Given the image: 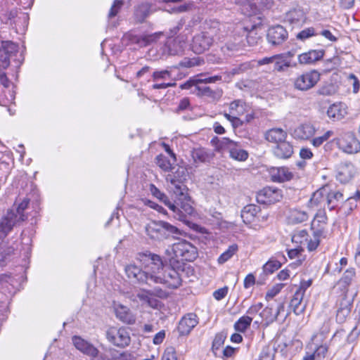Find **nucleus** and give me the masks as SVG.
Listing matches in <instances>:
<instances>
[{
	"label": "nucleus",
	"mask_w": 360,
	"mask_h": 360,
	"mask_svg": "<svg viewBox=\"0 0 360 360\" xmlns=\"http://www.w3.org/2000/svg\"><path fill=\"white\" fill-rule=\"evenodd\" d=\"M326 193L327 188H324V186L316 191L310 198L309 202V206L311 207H321L322 205L326 204L325 197Z\"/></svg>",
	"instance_id": "obj_32"
},
{
	"label": "nucleus",
	"mask_w": 360,
	"mask_h": 360,
	"mask_svg": "<svg viewBox=\"0 0 360 360\" xmlns=\"http://www.w3.org/2000/svg\"><path fill=\"white\" fill-rule=\"evenodd\" d=\"M220 79L221 77L219 76L208 77L205 78H195L187 81L184 84H181L180 88L181 89H190L192 87H194L195 89H197L198 85L200 84L214 83L216 81L219 80Z\"/></svg>",
	"instance_id": "obj_30"
},
{
	"label": "nucleus",
	"mask_w": 360,
	"mask_h": 360,
	"mask_svg": "<svg viewBox=\"0 0 360 360\" xmlns=\"http://www.w3.org/2000/svg\"><path fill=\"white\" fill-rule=\"evenodd\" d=\"M252 318L249 316H243L240 317L234 324V328L238 332H245L250 326Z\"/></svg>",
	"instance_id": "obj_44"
},
{
	"label": "nucleus",
	"mask_w": 360,
	"mask_h": 360,
	"mask_svg": "<svg viewBox=\"0 0 360 360\" xmlns=\"http://www.w3.org/2000/svg\"><path fill=\"white\" fill-rule=\"evenodd\" d=\"M29 202V199L24 198L23 200L18 205L16 210H14L18 216L22 215L23 217V221L27 219V216L24 214V211L27 207Z\"/></svg>",
	"instance_id": "obj_56"
},
{
	"label": "nucleus",
	"mask_w": 360,
	"mask_h": 360,
	"mask_svg": "<svg viewBox=\"0 0 360 360\" xmlns=\"http://www.w3.org/2000/svg\"><path fill=\"white\" fill-rule=\"evenodd\" d=\"M113 308L115 316L120 321L127 324H133L135 323L136 317L127 306L115 303Z\"/></svg>",
	"instance_id": "obj_18"
},
{
	"label": "nucleus",
	"mask_w": 360,
	"mask_h": 360,
	"mask_svg": "<svg viewBox=\"0 0 360 360\" xmlns=\"http://www.w3.org/2000/svg\"><path fill=\"white\" fill-rule=\"evenodd\" d=\"M294 53L291 51H288L284 53L274 55V70L275 71L281 72L287 70L288 68H295L297 64L292 62V58Z\"/></svg>",
	"instance_id": "obj_14"
},
{
	"label": "nucleus",
	"mask_w": 360,
	"mask_h": 360,
	"mask_svg": "<svg viewBox=\"0 0 360 360\" xmlns=\"http://www.w3.org/2000/svg\"><path fill=\"white\" fill-rule=\"evenodd\" d=\"M72 343L75 347L83 354L92 358L91 360L98 356L99 351L92 344L79 336L72 337Z\"/></svg>",
	"instance_id": "obj_17"
},
{
	"label": "nucleus",
	"mask_w": 360,
	"mask_h": 360,
	"mask_svg": "<svg viewBox=\"0 0 360 360\" xmlns=\"http://www.w3.org/2000/svg\"><path fill=\"white\" fill-rule=\"evenodd\" d=\"M333 134V131L328 130L326 131L322 136L315 137L311 139V143L312 146L316 148L321 146L325 141H328Z\"/></svg>",
	"instance_id": "obj_47"
},
{
	"label": "nucleus",
	"mask_w": 360,
	"mask_h": 360,
	"mask_svg": "<svg viewBox=\"0 0 360 360\" xmlns=\"http://www.w3.org/2000/svg\"><path fill=\"white\" fill-rule=\"evenodd\" d=\"M193 162L198 165L209 160V155L204 148H195L191 151Z\"/></svg>",
	"instance_id": "obj_42"
},
{
	"label": "nucleus",
	"mask_w": 360,
	"mask_h": 360,
	"mask_svg": "<svg viewBox=\"0 0 360 360\" xmlns=\"http://www.w3.org/2000/svg\"><path fill=\"white\" fill-rule=\"evenodd\" d=\"M283 286L284 284L283 283H278L274 285L267 291L266 294V299L269 300L274 297L277 294H278L281 292Z\"/></svg>",
	"instance_id": "obj_57"
},
{
	"label": "nucleus",
	"mask_w": 360,
	"mask_h": 360,
	"mask_svg": "<svg viewBox=\"0 0 360 360\" xmlns=\"http://www.w3.org/2000/svg\"><path fill=\"white\" fill-rule=\"evenodd\" d=\"M123 1L115 0L108 13V18H111L117 15L123 6Z\"/></svg>",
	"instance_id": "obj_54"
},
{
	"label": "nucleus",
	"mask_w": 360,
	"mask_h": 360,
	"mask_svg": "<svg viewBox=\"0 0 360 360\" xmlns=\"http://www.w3.org/2000/svg\"><path fill=\"white\" fill-rule=\"evenodd\" d=\"M311 283L312 281L311 279L302 281L300 287L295 292H300L302 295L304 296L306 290L311 286Z\"/></svg>",
	"instance_id": "obj_64"
},
{
	"label": "nucleus",
	"mask_w": 360,
	"mask_h": 360,
	"mask_svg": "<svg viewBox=\"0 0 360 360\" xmlns=\"http://www.w3.org/2000/svg\"><path fill=\"white\" fill-rule=\"evenodd\" d=\"M288 38L287 30L281 25L271 27L267 32L268 41L274 45H281Z\"/></svg>",
	"instance_id": "obj_15"
},
{
	"label": "nucleus",
	"mask_w": 360,
	"mask_h": 360,
	"mask_svg": "<svg viewBox=\"0 0 360 360\" xmlns=\"http://www.w3.org/2000/svg\"><path fill=\"white\" fill-rule=\"evenodd\" d=\"M214 39L208 32H201L194 36L191 44L192 51L197 54L204 53L212 45Z\"/></svg>",
	"instance_id": "obj_10"
},
{
	"label": "nucleus",
	"mask_w": 360,
	"mask_h": 360,
	"mask_svg": "<svg viewBox=\"0 0 360 360\" xmlns=\"http://www.w3.org/2000/svg\"><path fill=\"white\" fill-rule=\"evenodd\" d=\"M353 301V296H349L347 291H343L338 301V309L336 315L337 320L339 322H344L350 314Z\"/></svg>",
	"instance_id": "obj_12"
},
{
	"label": "nucleus",
	"mask_w": 360,
	"mask_h": 360,
	"mask_svg": "<svg viewBox=\"0 0 360 360\" xmlns=\"http://www.w3.org/2000/svg\"><path fill=\"white\" fill-rule=\"evenodd\" d=\"M324 188H327V193L326 194V203L329 210H333L339 203L343 202L345 200L350 201L352 200H358L360 199V191H356L354 196H346L337 189L334 184H326Z\"/></svg>",
	"instance_id": "obj_5"
},
{
	"label": "nucleus",
	"mask_w": 360,
	"mask_h": 360,
	"mask_svg": "<svg viewBox=\"0 0 360 360\" xmlns=\"http://www.w3.org/2000/svg\"><path fill=\"white\" fill-rule=\"evenodd\" d=\"M353 176V166L343 164L339 166L336 175L337 179L341 183L348 182Z\"/></svg>",
	"instance_id": "obj_31"
},
{
	"label": "nucleus",
	"mask_w": 360,
	"mask_h": 360,
	"mask_svg": "<svg viewBox=\"0 0 360 360\" xmlns=\"http://www.w3.org/2000/svg\"><path fill=\"white\" fill-rule=\"evenodd\" d=\"M136 297L141 302L153 309H159L161 307V302L157 298L153 297L150 291L144 288L139 290Z\"/></svg>",
	"instance_id": "obj_25"
},
{
	"label": "nucleus",
	"mask_w": 360,
	"mask_h": 360,
	"mask_svg": "<svg viewBox=\"0 0 360 360\" xmlns=\"http://www.w3.org/2000/svg\"><path fill=\"white\" fill-rule=\"evenodd\" d=\"M151 261L150 279L154 283H163L170 288H177L181 285V278L179 270L182 266L165 267L161 257L155 254H149Z\"/></svg>",
	"instance_id": "obj_1"
},
{
	"label": "nucleus",
	"mask_w": 360,
	"mask_h": 360,
	"mask_svg": "<svg viewBox=\"0 0 360 360\" xmlns=\"http://www.w3.org/2000/svg\"><path fill=\"white\" fill-rule=\"evenodd\" d=\"M226 143L229 148L230 157L236 160L245 161L248 158V153L246 150L238 148L237 143L229 139H226Z\"/></svg>",
	"instance_id": "obj_27"
},
{
	"label": "nucleus",
	"mask_w": 360,
	"mask_h": 360,
	"mask_svg": "<svg viewBox=\"0 0 360 360\" xmlns=\"http://www.w3.org/2000/svg\"><path fill=\"white\" fill-rule=\"evenodd\" d=\"M288 137L287 132L281 128H272L264 133V139L272 143L278 144L286 140Z\"/></svg>",
	"instance_id": "obj_26"
},
{
	"label": "nucleus",
	"mask_w": 360,
	"mask_h": 360,
	"mask_svg": "<svg viewBox=\"0 0 360 360\" xmlns=\"http://www.w3.org/2000/svg\"><path fill=\"white\" fill-rule=\"evenodd\" d=\"M162 360H177L176 352L174 347H167L162 356Z\"/></svg>",
	"instance_id": "obj_59"
},
{
	"label": "nucleus",
	"mask_w": 360,
	"mask_h": 360,
	"mask_svg": "<svg viewBox=\"0 0 360 360\" xmlns=\"http://www.w3.org/2000/svg\"><path fill=\"white\" fill-rule=\"evenodd\" d=\"M0 49L4 50L6 53L11 57L14 53L17 52L18 46L12 41H6L2 42Z\"/></svg>",
	"instance_id": "obj_49"
},
{
	"label": "nucleus",
	"mask_w": 360,
	"mask_h": 360,
	"mask_svg": "<svg viewBox=\"0 0 360 360\" xmlns=\"http://www.w3.org/2000/svg\"><path fill=\"white\" fill-rule=\"evenodd\" d=\"M347 78L349 82L352 85L353 92L355 94L357 93L360 88V84L358 78L354 74L349 75Z\"/></svg>",
	"instance_id": "obj_63"
},
{
	"label": "nucleus",
	"mask_w": 360,
	"mask_h": 360,
	"mask_svg": "<svg viewBox=\"0 0 360 360\" xmlns=\"http://www.w3.org/2000/svg\"><path fill=\"white\" fill-rule=\"evenodd\" d=\"M145 230L150 239L158 241L179 233L176 226L163 221H152L146 224Z\"/></svg>",
	"instance_id": "obj_4"
},
{
	"label": "nucleus",
	"mask_w": 360,
	"mask_h": 360,
	"mask_svg": "<svg viewBox=\"0 0 360 360\" xmlns=\"http://www.w3.org/2000/svg\"><path fill=\"white\" fill-rule=\"evenodd\" d=\"M162 35V32H155L143 35L128 33L124 35V39H128L131 44H138L139 46H146L156 41Z\"/></svg>",
	"instance_id": "obj_16"
},
{
	"label": "nucleus",
	"mask_w": 360,
	"mask_h": 360,
	"mask_svg": "<svg viewBox=\"0 0 360 360\" xmlns=\"http://www.w3.org/2000/svg\"><path fill=\"white\" fill-rule=\"evenodd\" d=\"M304 296L300 292H295L294 295L290 300V307L292 309L296 315H300L303 313L305 309V304L303 303Z\"/></svg>",
	"instance_id": "obj_34"
},
{
	"label": "nucleus",
	"mask_w": 360,
	"mask_h": 360,
	"mask_svg": "<svg viewBox=\"0 0 360 360\" xmlns=\"http://www.w3.org/2000/svg\"><path fill=\"white\" fill-rule=\"evenodd\" d=\"M280 266L281 264L279 262L276 260H270L263 266V271L265 274H269L278 269Z\"/></svg>",
	"instance_id": "obj_51"
},
{
	"label": "nucleus",
	"mask_w": 360,
	"mask_h": 360,
	"mask_svg": "<svg viewBox=\"0 0 360 360\" xmlns=\"http://www.w3.org/2000/svg\"><path fill=\"white\" fill-rule=\"evenodd\" d=\"M197 316L194 314H188L184 316L179 321L178 331L181 335H187L198 324Z\"/></svg>",
	"instance_id": "obj_20"
},
{
	"label": "nucleus",
	"mask_w": 360,
	"mask_h": 360,
	"mask_svg": "<svg viewBox=\"0 0 360 360\" xmlns=\"http://www.w3.org/2000/svg\"><path fill=\"white\" fill-rule=\"evenodd\" d=\"M287 20L292 25H299L305 20L304 13L300 9H294L288 13Z\"/></svg>",
	"instance_id": "obj_40"
},
{
	"label": "nucleus",
	"mask_w": 360,
	"mask_h": 360,
	"mask_svg": "<svg viewBox=\"0 0 360 360\" xmlns=\"http://www.w3.org/2000/svg\"><path fill=\"white\" fill-rule=\"evenodd\" d=\"M346 114L345 106L341 103L331 105L327 110L328 116L335 120L342 119Z\"/></svg>",
	"instance_id": "obj_35"
},
{
	"label": "nucleus",
	"mask_w": 360,
	"mask_h": 360,
	"mask_svg": "<svg viewBox=\"0 0 360 360\" xmlns=\"http://www.w3.org/2000/svg\"><path fill=\"white\" fill-rule=\"evenodd\" d=\"M269 174L273 181L279 183L290 181L294 177V174L285 167H272Z\"/></svg>",
	"instance_id": "obj_19"
},
{
	"label": "nucleus",
	"mask_w": 360,
	"mask_h": 360,
	"mask_svg": "<svg viewBox=\"0 0 360 360\" xmlns=\"http://www.w3.org/2000/svg\"><path fill=\"white\" fill-rule=\"evenodd\" d=\"M249 111H250V106L240 99L235 100L229 105V114L231 115L241 116Z\"/></svg>",
	"instance_id": "obj_28"
},
{
	"label": "nucleus",
	"mask_w": 360,
	"mask_h": 360,
	"mask_svg": "<svg viewBox=\"0 0 360 360\" xmlns=\"http://www.w3.org/2000/svg\"><path fill=\"white\" fill-rule=\"evenodd\" d=\"M186 172L184 168L179 167L174 174L166 176L168 191L179 200L187 198V188L184 181L186 180Z\"/></svg>",
	"instance_id": "obj_3"
},
{
	"label": "nucleus",
	"mask_w": 360,
	"mask_h": 360,
	"mask_svg": "<svg viewBox=\"0 0 360 360\" xmlns=\"http://www.w3.org/2000/svg\"><path fill=\"white\" fill-rule=\"evenodd\" d=\"M356 276V271L354 268H349L344 273L338 285L342 288L343 291L347 292L348 287L352 284Z\"/></svg>",
	"instance_id": "obj_36"
},
{
	"label": "nucleus",
	"mask_w": 360,
	"mask_h": 360,
	"mask_svg": "<svg viewBox=\"0 0 360 360\" xmlns=\"http://www.w3.org/2000/svg\"><path fill=\"white\" fill-rule=\"evenodd\" d=\"M323 336V335L320 333L314 335L312 338V340L315 342L314 344L316 346L313 354L316 359L320 360H322L326 357L329 349V345L326 342L324 344H319V338H320V340H321Z\"/></svg>",
	"instance_id": "obj_29"
},
{
	"label": "nucleus",
	"mask_w": 360,
	"mask_h": 360,
	"mask_svg": "<svg viewBox=\"0 0 360 360\" xmlns=\"http://www.w3.org/2000/svg\"><path fill=\"white\" fill-rule=\"evenodd\" d=\"M243 42V37H231L226 40L224 45L221 46V51L224 54L231 56L242 49Z\"/></svg>",
	"instance_id": "obj_21"
},
{
	"label": "nucleus",
	"mask_w": 360,
	"mask_h": 360,
	"mask_svg": "<svg viewBox=\"0 0 360 360\" xmlns=\"http://www.w3.org/2000/svg\"><path fill=\"white\" fill-rule=\"evenodd\" d=\"M316 34L314 27H308L299 32L297 35V38L300 40H305Z\"/></svg>",
	"instance_id": "obj_53"
},
{
	"label": "nucleus",
	"mask_w": 360,
	"mask_h": 360,
	"mask_svg": "<svg viewBox=\"0 0 360 360\" xmlns=\"http://www.w3.org/2000/svg\"><path fill=\"white\" fill-rule=\"evenodd\" d=\"M315 133L316 129L312 124L304 123L294 129L293 136L297 139L308 140L313 137Z\"/></svg>",
	"instance_id": "obj_23"
},
{
	"label": "nucleus",
	"mask_w": 360,
	"mask_h": 360,
	"mask_svg": "<svg viewBox=\"0 0 360 360\" xmlns=\"http://www.w3.org/2000/svg\"><path fill=\"white\" fill-rule=\"evenodd\" d=\"M254 0H235L237 4L245 7L248 15L256 14L257 9Z\"/></svg>",
	"instance_id": "obj_46"
},
{
	"label": "nucleus",
	"mask_w": 360,
	"mask_h": 360,
	"mask_svg": "<svg viewBox=\"0 0 360 360\" xmlns=\"http://www.w3.org/2000/svg\"><path fill=\"white\" fill-rule=\"evenodd\" d=\"M238 247L236 244H232L228 249L224 251L218 258V263L220 264H224L230 259L238 251Z\"/></svg>",
	"instance_id": "obj_43"
},
{
	"label": "nucleus",
	"mask_w": 360,
	"mask_h": 360,
	"mask_svg": "<svg viewBox=\"0 0 360 360\" xmlns=\"http://www.w3.org/2000/svg\"><path fill=\"white\" fill-rule=\"evenodd\" d=\"M148 260V270L147 271H142L138 266L134 264H129L124 268L125 274L127 278L132 282H137L139 283H146L150 285V271L151 261L149 259V255H146Z\"/></svg>",
	"instance_id": "obj_6"
},
{
	"label": "nucleus",
	"mask_w": 360,
	"mask_h": 360,
	"mask_svg": "<svg viewBox=\"0 0 360 360\" xmlns=\"http://www.w3.org/2000/svg\"><path fill=\"white\" fill-rule=\"evenodd\" d=\"M257 201L263 204H272L283 198L281 190L274 187H266L257 193Z\"/></svg>",
	"instance_id": "obj_13"
},
{
	"label": "nucleus",
	"mask_w": 360,
	"mask_h": 360,
	"mask_svg": "<svg viewBox=\"0 0 360 360\" xmlns=\"http://www.w3.org/2000/svg\"><path fill=\"white\" fill-rule=\"evenodd\" d=\"M340 149L348 154H354L360 151V141L352 132H347L342 135L338 140Z\"/></svg>",
	"instance_id": "obj_11"
},
{
	"label": "nucleus",
	"mask_w": 360,
	"mask_h": 360,
	"mask_svg": "<svg viewBox=\"0 0 360 360\" xmlns=\"http://www.w3.org/2000/svg\"><path fill=\"white\" fill-rule=\"evenodd\" d=\"M225 339L226 336L223 333H217L212 342V350H218L224 345Z\"/></svg>",
	"instance_id": "obj_55"
},
{
	"label": "nucleus",
	"mask_w": 360,
	"mask_h": 360,
	"mask_svg": "<svg viewBox=\"0 0 360 360\" xmlns=\"http://www.w3.org/2000/svg\"><path fill=\"white\" fill-rule=\"evenodd\" d=\"M149 290L150 291L153 297L155 298L164 299L167 298L168 296L167 292L159 287H155L153 289Z\"/></svg>",
	"instance_id": "obj_62"
},
{
	"label": "nucleus",
	"mask_w": 360,
	"mask_h": 360,
	"mask_svg": "<svg viewBox=\"0 0 360 360\" xmlns=\"http://www.w3.org/2000/svg\"><path fill=\"white\" fill-rule=\"evenodd\" d=\"M167 46L169 49V54L170 55H177L181 53L184 49L185 41L176 38L174 39H169Z\"/></svg>",
	"instance_id": "obj_39"
},
{
	"label": "nucleus",
	"mask_w": 360,
	"mask_h": 360,
	"mask_svg": "<svg viewBox=\"0 0 360 360\" xmlns=\"http://www.w3.org/2000/svg\"><path fill=\"white\" fill-rule=\"evenodd\" d=\"M308 233L305 230H301L295 233L292 236V242L304 248L306 243H307Z\"/></svg>",
	"instance_id": "obj_45"
},
{
	"label": "nucleus",
	"mask_w": 360,
	"mask_h": 360,
	"mask_svg": "<svg viewBox=\"0 0 360 360\" xmlns=\"http://www.w3.org/2000/svg\"><path fill=\"white\" fill-rule=\"evenodd\" d=\"M274 354L269 347H265L262 349L259 360H273Z\"/></svg>",
	"instance_id": "obj_61"
},
{
	"label": "nucleus",
	"mask_w": 360,
	"mask_h": 360,
	"mask_svg": "<svg viewBox=\"0 0 360 360\" xmlns=\"http://www.w3.org/2000/svg\"><path fill=\"white\" fill-rule=\"evenodd\" d=\"M198 256L197 249L189 242L181 240L165 250V257L169 265L183 266L184 262H192Z\"/></svg>",
	"instance_id": "obj_2"
},
{
	"label": "nucleus",
	"mask_w": 360,
	"mask_h": 360,
	"mask_svg": "<svg viewBox=\"0 0 360 360\" xmlns=\"http://www.w3.org/2000/svg\"><path fill=\"white\" fill-rule=\"evenodd\" d=\"M150 191L155 198L163 202L172 211L174 212L179 211V208L169 200L167 196L165 193H162L154 185L150 186Z\"/></svg>",
	"instance_id": "obj_38"
},
{
	"label": "nucleus",
	"mask_w": 360,
	"mask_h": 360,
	"mask_svg": "<svg viewBox=\"0 0 360 360\" xmlns=\"http://www.w3.org/2000/svg\"><path fill=\"white\" fill-rule=\"evenodd\" d=\"M156 163L164 171H169L172 169V163L163 155L157 156Z\"/></svg>",
	"instance_id": "obj_48"
},
{
	"label": "nucleus",
	"mask_w": 360,
	"mask_h": 360,
	"mask_svg": "<svg viewBox=\"0 0 360 360\" xmlns=\"http://www.w3.org/2000/svg\"><path fill=\"white\" fill-rule=\"evenodd\" d=\"M172 76L171 72L167 70H163L160 71H155L153 73V80L157 82L158 80H166L169 79Z\"/></svg>",
	"instance_id": "obj_52"
},
{
	"label": "nucleus",
	"mask_w": 360,
	"mask_h": 360,
	"mask_svg": "<svg viewBox=\"0 0 360 360\" xmlns=\"http://www.w3.org/2000/svg\"><path fill=\"white\" fill-rule=\"evenodd\" d=\"M11 56L7 55L4 50L0 49V68H7L10 65Z\"/></svg>",
	"instance_id": "obj_60"
},
{
	"label": "nucleus",
	"mask_w": 360,
	"mask_h": 360,
	"mask_svg": "<svg viewBox=\"0 0 360 360\" xmlns=\"http://www.w3.org/2000/svg\"><path fill=\"white\" fill-rule=\"evenodd\" d=\"M224 117L231 123L233 128L240 127L244 124V121L238 118V116L231 115L225 112Z\"/></svg>",
	"instance_id": "obj_58"
},
{
	"label": "nucleus",
	"mask_w": 360,
	"mask_h": 360,
	"mask_svg": "<svg viewBox=\"0 0 360 360\" xmlns=\"http://www.w3.org/2000/svg\"><path fill=\"white\" fill-rule=\"evenodd\" d=\"M23 221L22 215L18 216L14 210H8L0 220V236L5 238L15 226Z\"/></svg>",
	"instance_id": "obj_9"
},
{
	"label": "nucleus",
	"mask_w": 360,
	"mask_h": 360,
	"mask_svg": "<svg viewBox=\"0 0 360 360\" xmlns=\"http://www.w3.org/2000/svg\"><path fill=\"white\" fill-rule=\"evenodd\" d=\"M106 337L110 342L119 347H127L131 342L129 333L123 327L110 328L106 332Z\"/></svg>",
	"instance_id": "obj_8"
},
{
	"label": "nucleus",
	"mask_w": 360,
	"mask_h": 360,
	"mask_svg": "<svg viewBox=\"0 0 360 360\" xmlns=\"http://www.w3.org/2000/svg\"><path fill=\"white\" fill-rule=\"evenodd\" d=\"M308 217V214L306 212L298 209H292L289 211L288 220L290 224H297L306 221Z\"/></svg>",
	"instance_id": "obj_33"
},
{
	"label": "nucleus",
	"mask_w": 360,
	"mask_h": 360,
	"mask_svg": "<svg viewBox=\"0 0 360 360\" xmlns=\"http://www.w3.org/2000/svg\"><path fill=\"white\" fill-rule=\"evenodd\" d=\"M272 151L276 158L288 159L293 154V146L289 141L285 140L273 147Z\"/></svg>",
	"instance_id": "obj_24"
},
{
	"label": "nucleus",
	"mask_w": 360,
	"mask_h": 360,
	"mask_svg": "<svg viewBox=\"0 0 360 360\" xmlns=\"http://www.w3.org/2000/svg\"><path fill=\"white\" fill-rule=\"evenodd\" d=\"M324 56V51L322 49L310 50L307 52L300 54L297 57L298 62L301 65H310L320 60Z\"/></svg>",
	"instance_id": "obj_22"
},
{
	"label": "nucleus",
	"mask_w": 360,
	"mask_h": 360,
	"mask_svg": "<svg viewBox=\"0 0 360 360\" xmlns=\"http://www.w3.org/2000/svg\"><path fill=\"white\" fill-rule=\"evenodd\" d=\"M320 79V74L317 70H311L298 75L293 84L296 89L307 91L313 88Z\"/></svg>",
	"instance_id": "obj_7"
},
{
	"label": "nucleus",
	"mask_w": 360,
	"mask_h": 360,
	"mask_svg": "<svg viewBox=\"0 0 360 360\" xmlns=\"http://www.w3.org/2000/svg\"><path fill=\"white\" fill-rule=\"evenodd\" d=\"M259 211V207L255 205H248L241 211V218L245 224H250Z\"/></svg>",
	"instance_id": "obj_37"
},
{
	"label": "nucleus",
	"mask_w": 360,
	"mask_h": 360,
	"mask_svg": "<svg viewBox=\"0 0 360 360\" xmlns=\"http://www.w3.org/2000/svg\"><path fill=\"white\" fill-rule=\"evenodd\" d=\"M150 6L142 4L137 6L134 12V17L137 22H142L150 14Z\"/></svg>",
	"instance_id": "obj_41"
},
{
	"label": "nucleus",
	"mask_w": 360,
	"mask_h": 360,
	"mask_svg": "<svg viewBox=\"0 0 360 360\" xmlns=\"http://www.w3.org/2000/svg\"><path fill=\"white\" fill-rule=\"evenodd\" d=\"M321 234V231L319 230L312 238H309V236L307 237V243H306L305 246H307L309 251H313L316 249V248L319 245V236H320Z\"/></svg>",
	"instance_id": "obj_50"
}]
</instances>
